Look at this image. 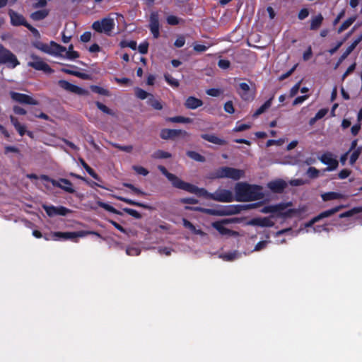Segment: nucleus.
<instances>
[{
	"mask_svg": "<svg viewBox=\"0 0 362 362\" xmlns=\"http://www.w3.org/2000/svg\"><path fill=\"white\" fill-rule=\"evenodd\" d=\"M235 200L237 202H250L263 197L262 187L257 185L246 182H238L235 185Z\"/></svg>",
	"mask_w": 362,
	"mask_h": 362,
	"instance_id": "f257e3e1",
	"label": "nucleus"
},
{
	"mask_svg": "<svg viewBox=\"0 0 362 362\" xmlns=\"http://www.w3.org/2000/svg\"><path fill=\"white\" fill-rule=\"evenodd\" d=\"M291 206H293L292 202H281L274 205H267L260 211L264 214H274V215H272L271 218L276 217L286 219L292 217L298 213L296 209H287L288 207Z\"/></svg>",
	"mask_w": 362,
	"mask_h": 362,
	"instance_id": "f03ea898",
	"label": "nucleus"
},
{
	"mask_svg": "<svg viewBox=\"0 0 362 362\" xmlns=\"http://www.w3.org/2000/svg\"><path fill=\"white\" fill-rule=\"evenodd\" d=\"M186 210L202 212L205 214L211 216H230L236 214L240 212V206L231 205V206H217L216 209H207L201 206H185Z\"/></svg>",
	"mask_w": 362,
	"mask_h": 362,
	"instance_id": "7ed1b4c3",
	"label": "nucleus"
},
{
	"mask_svg": "<svg viewBox=\"0 0 362 362\" xmlns=\"http://www.w3.org/2000/svg\"><path fill=\"white\" fill-rule=\"evenodd\" d=\"M244 175V171L231 167H221L212 173L210 175L211 179L231 178L238 180Z\"/></svg>",
	"mask_w": 362,
	"mask_h": 362,
	"instance_id": "20e7f679",
	"label": "nucleus"
},
{
	"mask_svg": "<svg viewBox=\"0 0 362 362\" xmlns=\"http://www.w3.org/2000/svg\"><path fill=\"white\" fill-rule=\"evenodd\" d=\"M115 25V23L113 18L105 17L100 21H94L91 28L98 33H105L107 36H110Z\"/></svg>",
	"mask_w": 362,
	"mask_h": 362,
	"instance_id": "39448f33",
	"label": "nucleus"
},
{
	"mask_svg": "<svg viewBox=\"0 0 362 362\" xmlns=\"http://www.w3.org/2000/svg\"><path fill=\"white\" fill-rule=\"evenodd\" d=\"M0 64H6L9 69H14L20 64L16 56L0 43Z\"/></svg>",
	"mask_w": 362,
	"mask_h": 362,
	"instance_id": "423d86ee",
	"label": "nucleus"
},
{
	"mask_svg": "<svg viewBox=\"0 0 362 362\" xmlns=\"http://www.w3.org/2000/svg\"><path fill=\"white\" fill-rule=\"evenodd\" d=\"M179 189H182L189 193L195 194L199 197H204L208 199H211L213 197V193L209 192L204 188H199L191 183L182 181Z\"/></svg>",
	"mask_w": 362,
	"mask_h": 362,
	"instance_id": "0eeeda50",
	"label": "nucleus"
},
{
	"mask_svg": "<svg viewBox=\"0 0 362 362\" xmlns=\"http://www.w3.org/2000/svg\"><path fill=\"white\" fill-rule=\"evenodd\" d=\"M85 234H94L98 236H100V235L95 231H78V232H54L51 234L53 240H59V239H64V240H69V239H74L78 237H83L85 235Z\"/></svg>",
	"mask_w": 362,
	"mask_h": 362,
	"instance_id": "6e6552de",
	"label": "nucleus"
},
{
	"mask_svg": "<svg viewBox=\"0 0 362 362\" xmlns=\"http://www.w3.org/2000/svg\"><path fill=\"white\" fill-rule=\"evenodd\" d=\"M30 58L33 61L29 62L28 65L37 71H42L46 74H52L54 70L45 62L40 57L35 54H31Z\"/></svg>",
	"mask_w": 362,
	"mask_h": 362,
	"instance_id": "1a4fd4ad",
	"label": "nucleus"
},
{
	"mask_svg": "<svg viewBox=\"0 0 362 362\" xmlns=\"http://www.w3.org/2000/svg\"><path fill=\"white\" fill-rule=\"evenodd\" d=\"M10 95L13 100H14L20 104H22V105H39L38 100L34 99L30 95H28L25 93L11 91Z\"/></svg>",
	"mask_w": 362,
	"mask_h": 362,
	"instance_id": "9d476101",
	"label": "nucleus"
},
{
	"mask_svg": "<svg viewBox=\"0 0 362 362\" xmlns=\"http://www.w3.org/2000/svg\"><path fill=\"white\" fill-rule=\"evenodd\" d=\"M42 209L45 211L46 214L49 217H53L55 216H64L71 213V210L63 206H55L53 205L43 204Z\"/></svg>",
	"mask_w": 362,
	"mask_h": 362,
	"instance_id": "9b49d317",
	"label": "nucleus"
},
{
	"mask_svg": "<svg viewBox=\"0 0 362 362\" xmlns=\"http://www.w3.org/2000/svg\"><path fill=\"white\" fill-rule=\"evenodd\" d=\"M232 223L230 219H223L221 221H218L213 222L211 226L217 230L218 233L222 235H228V236H236L238 235V233L236 231L232 230L226 228L223 225Z\"/></svg>",
	"mask_w": 362,
	"mask_h": 362,
	"instance_id": "f8f14e48",
	"label": "nucleus"
},
{
	"mask_svg": "<svg viewBox=\"0 0 362 362\" xmlns=\"http://www.w3.org/2000/svg\"><path fill=\"white\" fill-rule=\"evenodd\" d=\"M212 200L221 202H231L235 200V197L231 191L221 189L213 193Z\"/></svg>",
	"mask_w": 362,
	"mask_h": 362,
	"instance_id": "ddd939ff",
	"label": "nucleus"
},
{
	"mask_svg": "<svg viewBox=\"0 0 362 362\" xmlns=\"http://www.w3.org/2000/svg\"><path fill=\"white\" fill-rule=\"evenodd\" d=\"M237 92L245 101H250L255 98V93L247 83H240L237 88Z\"/></svg>",
	"mask_w": 362,
	"mask_h": 362,
	"instance_id": "4468645a",
	"label": "nucleus"
},
{
	"mask_svg": "<svg viewBox=\"0 0 362 362\" xmlns=\"http://www.w3.org/2000/svg\"><path fill=\"white\" fill-rule=\"evenodd\" d=\"M343 207H344V206L339 205V206H337L334 208H332L330 209L321 212L320 214H318L317 216L313 218L308 223H306L305 226L307 227H310L313 224H315L316 222L319 221L320 220L334 215L337 212L339 211Z\"/></svg>",
	"mask_w": 362,
	"mask_h": 362,
	"instance_id": "2eb2a0df",
	"label": "nucleus"
},
{
	"mask_svg": "<svg viewBox=\"0 0 362 362\" xmlns=\"http://www.w3.org/2000/svg\"><path fill=\"white\" fill-rule=\"evenodd\" d=\"M58 84L62 88L71 93H74L80 95H85L88 94V90L74 85L65 80H59L58 81Z\"/></svg>",
	"mask_w": 362,
	"mask_h": 362,
	"instance_id": "dca6fc26",
	"label": "nucleus"
},
{
	"mask_svg": "<svg viewBox=\"0 0 362 362\" xmlns=\"http://www.w3.org/2000/svg\"><path fill=\"white\" fill-rule=\"evenodd\" d=\"M188 133L182 129H163L160 131V136L164 140L175 139L176 137L186 136Z\"/></svg>",
	"mask_w": 362,
	"mask_h": 362,
	"instance_id": "f3484780",
	"label": "nucleus"
},
{
	"mask_svg": "<svg viewBox=\"0 0 362 362\" xmlns=\"http://www.w3.org/2000/svg\"><path fill=\"white\" fill-rule=\"evenodd\" d=\"M159 16L158 12H152L149 18V29L154 38H158L160 35Z\"/></svg>",
	"mask_w": 362,
	"mask_h": 362,
	"instance_id": "a211bd4d",
	"label": "nucleus"
},
{
	"mask_svg": "<svg viewBox=\"0 0 362 362\" xmlns=\"http://www.w3.org/2000/svg\"><path fill=\"white\" fill-rule=\"evenodd\" d=\"M320 161L327 165L326 170L332 171L337 168L339 162L337 159L334 158L331 153H325L320 158Z\"/></svg>",
	"mask_w": 362,
	"mask_h": 362,
	"instance_id": "6ab92c4d",
	"label": "nucleus"
},
{
	"mask_svg": "<svg viewBox=\"0 0 362 362\" xmlns=\"http://www.w3.org/2000/svg\"><path fill=\"white\" fill-rule=\"evenodd\" d=\"M158 169L171 182L173 187L179 189L182 182L183 181L182 180H181L177 175L168 172L166 168L163 165H158Z\"/></svg>",
	"mask_w": 362,
	"mask_h": 362,
	"instance_id": "aec40b11",
	"label": "nucleus"
},
{
	"mask_svg": "<svg viewBox=\"0 0 362 362\" xmlns=\"http://www.w3.org/2000/svg\"><path fill=\"white\" fill-rule=\"evenodd\" d=\"M53 186L59 187L64 192L70 194H73L76 192L72 182L66 178H59L58 180L54 181Z\"/></svg>",
	"mask_w": 362,
	"mask_h": 362,
	"instance_id": "412c9836",
	"label": "nucleus"
},
{
	"mask_svg": "<svg viewBox=\"0 0 362 362\" xmlns=\"http://www.w3.org/2000/svg\"><path fill=\"white\" fill-rule=\"evenodd\" d=\"M8 13L11 18V24L12 25H23L25 27V25L28 24V23L22 14H20L12 9H9Z\"/></svg>",
	"mask_w": 362,
	"mask_h": 362,
	"instance_id": "4be33fe9",
	"label": "nucleus"
},
{
	"mask_svg": "<svg viewBox=\"0 0 362 362\" xmlns=\"http://www.w3.org/2000/svg\"><path fill=\"white\" fill-rule=\"evenodd\" d=\"M248 224L260 227H272L274 226L271 217L254 218L249 221Z\"/></svg>",
	"mask_w": 362,
	"mask_h": 362,
	"instance_id": "5701e85b",
	"label": "nucleus"
},
{
	"mask_svg": "<svg viewBox=\"0 0 362 362\" xmlns=\"http://www.w3.org/2000/svg\"><path fill=\"white\" fill-rule=\"evenodd\" d=\"M200 136L202 139L216 145L224 146L227 144V141L218 137L214 134H202Z\"/></svg>",
	"mask_w": 362,
	"mask_h": 362,
	"instance_id": "b1692460",
	"label": "nucleus"
},
{
	"mask_svg": "<svg viewBox=\"0 0 362 362\" xmlns=\"http://www.w3.org/2000/svg\"><path fill=\"white\" fill-rule=\"evenodd\" d=\"M185 107L189 110H195L203 105V101L194 96L188 97L184 103Z\"/></svg>",
	"mask_w": 362,
	"mask_h": 362,
	"instance_id": "393cba45",
	"label": "nucleus"
},
{
	"mask_svg": "<svg viewBox=\"0 0 362 362\" xmlns=\"http://www.w3.org/2000/svg\"><path fill=\"white\" fill-rule=\"evenodd\" d=\"M269 189L275 193H282L286 187L287 184L283 180H277L269 183Z\"/></svg>",
	"mask_w": 362,
	"mask_h": 362,
	"instance_id": "a878e982",
	"label": "nucleus"
},
{
	"mask_svg": "<svg viewBox=\"0 0 362 362\" xmlns=\"http://www.w3.org/2000/svg\"><path fill=\"white\" fill-rule=\"evenodd\" d=\"M49 50L50 55L62 57L63 55L62 54V53L66 52V48L55 42L54 41H51Z\"/></svg>",
	"mask_w": 362,
	"mask_h": 362,
	"instance_id": "bb28decb",
	"label": "nucleus"
},
{
	"mask_svg": "<svg viewBox=\"0 0 362 362\" xmlns=\"http://www.w3.org/2000/svg\"><path fill=\"white\" fill-rule=\"evenodd\" d=\"M115 197L117 199H118L119 201H122V202H124L126 204H128L129 205L139 206V207H141V208L146 209H151V207L148 204H146L141 203V202H139L132 200V199H129V198L123 197H121V196H115Z\"/></svg>",
	"mask_w": 362,
	"mask_h": 362,
	"instance_id": "cd10ccee",
	"label": "nucleus"
},
{
	"mask_svg": "<svg viewBox=\"0 0 362 362\" xmlns=\"http://www.w3.org/2000/svg\"><path fill=\"white\" fill-rule=\"evenodd\" d=\"M182 224L185 228L191 230L194 234L199 235L200 236H205L206 233L201 229H197L195 226L187 219L182 218Z\"/></svg>",
	"mask_w": 362,
	"mask_h": 362,
	"instance_id": "c85d7f7f",
	"label": "nucleus"
},
{
	"mask_svg": "<svg viewBox=\"0 0 362 362\" xmlns=\"http://www.w3.org/2000/svg\"><path fill=\"white\" fill-rule=\"evenodd\" d=\"M10 120H11V124L13 125V127H15L16 130L18 132V133L21 136H23L25 132H26V128H25V125H23L21 124L18 118H16V117L13 116V115H11L10 116Z\"/></svg>",
	"mask_w": 362,
	"mask_h": 362,
	"instance_id": "c756f323",
	"label": "nucleus"
},
{
	"mask_svg": "<svg viewBox=\"0 0 362 362\" xmlns=\"http://www.w3.org/2000/svg\"><path fill=\"white\" fill-rule=\"evenodd\" d=\"M274 95H272L270 98H269L267 101L264 102L263 105H262L253 114V117H257L262 113H264L267 110H268L272 103V100L274 99Z\"/></svg>",
	"mask_w": 362,
	"mask_h": 362,
	"instance_id": "7c9ffc66",
	"label": "nucleus"
},
{
	"mask_svg": "<svg viewBox=\"0 0 362 362\" xmlns=\"http://www.w3.org/2000/svg\"><path fill=\"white\" fill-rule=\"evenodd\" d=\"M323 20L324 18L321 13H319L317 16H313L310 21V29L311 30H317L322 25Z\"/></svg>",
	"mask_w": 362,
	"mask_h": 362,
	"instance_id": "2f4dec72",
	"label": "nucleus"
},
{
	"mask_svg": "<svg viewBox=\"0 0 362 362\" xmlns=\"http://www.w3.org/2000/svg\"><path fill=\"white\" fill-rule=\"evenodd\" d=\"M49 14V11L47 9L39 10L31 13L30 18L33 21H41L45 18Z\"/></svg>",
	"mask_w": 362,
	"mask_h": 362,
	"instance_id": "473e14b6",
	"label": "nucleus"
},
{
	"mask_svg": "<svg viewBox=\"0 0 362 362\" xmlns=\"http://www.w3.org/2000/svg\"><path fill=\"white\" fill-rule=\"evenodd\" d=\"M322 199L324 202L342 198V194L335 192H325L322 194Z\"/></svg>",
	"mask_w": 362,
	"mask_h": 362,
	"instance_id": "72a5a7b5",
	"label": "nucleus"
},
{
	"mask_svg": "<svg viewBox=\"0 0 362 362\" xmlns=\"http://www.w3.org/2000/svg\"><path fill=\"white\" fill-rule=\"evenodd\" d=\"M147 103L155 110H160L163 109V105L161 102L159 100L156 99L153 95H150V97L147 100Z\"/></svg>",
	"mask_w": 362,
	"mask_h": 362,
	"instance_id": "f704fd0d",
	"label": "nucleus"
},
{
	"mask_svg": "<svg viewBox=\"0 0 362 362\" xmlns=\"http://www.w3.org/2000/svg\"><path fill=\"white\" fill-rule=\"evenodd\" d=\"M186 155L191 159L197 162L204 163L206 161V158L204 156L194 151H187Z\"/></svg>",
	"mask_w": 362,
	"mask_h": 362,
	"instance_id": "c9c22d12",
	"label": "nucleus"
},
{
	"mask_svg": "<svg viewBox=\"0 0 362 362\" xmlns=\"http://www.w3.org/2000/svg\"><path fill=\"white\" fill-rule=\"evenodd\" d=\"M98 205L104 209L105 210L110 212V213H112V214H117V215H122V212L117 210L115 208H114L112 206L105 203V202H101V201H98L97 202Z\"/></svg>",
	"mask_w": 362,
	"mask_h": 362,
	"instance_id": "e433bc0d",
	"label": "nucleus"
},
{
	"mask_svg": "<svg viewBox=\"0 0 362 362\" xmlns=\"http://www.w3.org/2000/svg\"><path fill=\"white\" fill-rule=\"evenodd\" d=\"M151 157L154 159H166L172 157L170 153L163 151L157 150L152 155Z\"/></svg>",
	"mask_w": 362,
	"mask_h": 362,
	"instance_id": "4c0bfd02",
	"label": "nucleus"
},
{
	"mask_svg": "<svg viewBox=\"0 0 362 362\" xmlns=\"http://www.w3.org/2000/svg\"><path fill=\"white\" fill-rule=\"evenodd\" d=\"M166 121L175 123H191L192 119L189 117H185L183 116H175L173 117H168Z\"/></svg>",
	"mask_w": 362,
	"mask_h": 362,
	"instance_id": "58836bf2",
	"label": "nucleus"
},
{
	"mask_svg": "<svg viewBox=\"0 0 362 362\" xmlns=\"http://www.w3.org/2000/svg\"><path fill=\"white\" fill-rule=\"evenodd\" d=\"M70 176H71L73 177H75L76 179H78V180H81L86 182V183H88L92 187H93L94 186H97V187H100L102 189H106L102 185L98 184V183L95 182H90L86 177H82V176H81V175H79L78 174H76V173H70Z\"/></svg>",
	"mask_w": 362,
	"mask_h": 362,
	"instance_id": "ea45409f",
	"label": "nucleus"
},
{
	"mask_svg": "<svg viewBox=\"0 0 362 362\" xmlns=\"http://www.w3.org/2000/svg\"><path fill=\"white\" fill-rule=\"evenodd\" d=\"M33 47L41 50L42 52L49 54L50 45H47L46 43H43L40 41H36L33 43Z\"/></svg>",
	"mask_w": 362,
	"mask_h": 362,
	"instance_id": "a19ab883",
	"label": "nucleus"
},
{
	"mask_svg": "<svg viewBox=\"0 0 362 362\" xmlns=\"http://www.w3.org/2000/svg\"><path fill=\"white\" fill-rule=\"evenodd\" d=\"M356 16H352L346 20L338 28V33H341V32L346 30L349 27L351 26V25H352V23L356 21Z\"/></svg>",
	"mask_w": 362,
	"mask_h": 362,
	"instance_id": "79ce46f5",
	"label": "nucleus"
},
{
	"mask_svg": "<svg viewBox=\"0 0 362 362\" xmlns=\"http://www.w3.org/2000/svg\"><path fill=\"white\" fill-rule=\"evenodd\" d=\"M362 212V207H354L347 211H345L339 215V218H347L352 216L354 214Z\"/></svg>",
	"mask_w": 362,
	"mask_h": 362,
	"instance_id": "37998d69",
	"label": "nucleus"
},
{
	"mask_svg": "<svg viewBox=\"0 0 362 362\" xmlns=\"http://www.w3.org/2000/svg\"><path fill=\"white\" fill-rule=\"evenodd\" d=\"M354 49L349 45L346 48V51L339 58L334 68L337 69L342 63V62L353 52Z\"/></svg>",
	"mask_w": 362,
	"mask_h": 362,
	"instance_id": "c03bdc74",
	"label": "nucleus"
},
{
	"mask_svg": "<svg viewBox=\"0 0 362 362\" xmlns=\"http://www.w3.org/2000/svg\"><path fill=\"white\" fill-rule=\"evenodd\" d=\"M90 89L93 92L100 94V95H102L107 96V95H109V93H110L108 90L103 88L100 86H95V85L91 86Z\"/></svg>",
	"mask_w": 362,
	"mask_h": 362,
	"instance_id": "a18cd8bd",
	"label": "nucleus"
},
{
	"mask_svg": "<svg viewBox=\"0 0 362 362\" xmlns=\"http://www.w3.org/2000/svg\"><path fill=\"white\" fill-rule=\"evenodd\" d=\"M135 95L138 98H139L141 100H144L146 98L148 99V98L150 97V95H152V94L148 93V92L143 90L142 88H136L135 89Z\"/></svg>",
	"mask_w": 362,
	"mask_h": 362,
	"instance_id": "49530a36",
	"label": "nucleus"
},
{
	"mask_svg": "<svg viewBox=\"0 0 362 362\" xmlns=\"http://www.w3.org/2000/svg\"><path fill=\"white\" fill-rule=\"evenodd\" d=\"M221 257L225 261H233L238 257V253L236 251L225 253L221 255Z\"/></svg>",
	"mask_w": 362,
	"mask_h": 362,
	"instance_id": "de8ad7c7",
	"label": "nucleus"
},
{
	"mask_svg": "<svg viewBox=\"0 0 362 362\" xmlns=\"http://www.w3.org/2000/svg\"><path fill=\"white\" fill-rule=\"evenodd\" d=\"M361 153V147H358L356 149H355L353 153H351L349 159V163L351 165H353L357 159L358 158L360 154Z\"/></svg>",
	"mask_w": 362,
	"mask_h": 362,
	"instance_id": "09e8293b",
	"label": "nucleus"
},
{
	"mask_svg": "<svg viewBox=\"0 0 362 362\" xmlns=\"http://www.w3.org/2000/svg\"><path fill=\"white\" fill-rule=\"evenodd\" d=\"M119 46L122 48L129 47L132 49L135 50L136 49L137 44H136V42L134 41V40H131L129 42H128L127 40H122L119 42Z\"/></svg>",
	"mask_w": 362,
	"mask_h": 362,
	"instance_id": "8fccbe9b",
	"label": "nucleus"
},
{
	"mask_svg": "<svg viewBox=\"0 0 362 362\" xmlns=\"http://www.w3.org/2000/svg\"><path fill=\"white\" fill-rule=\"evenodd\" d=\"M164 78H165V81L171 86H173V87H178L179 86V85H180L179 81L177 79L174 78L169 74H165L164 75Z\"/></svg>",
	"mask_w": 362,
	"mask_h": 362,
	"instance_id": "3c124183",
	"label": "nucleus"
},
{
	"mask_svg": "<svg viewBox=\"0 0 362 362\" xmlns=\"http://www.w3.org/2000/svg\"><path fill=\"white\" fill-rule=\"evenodd\" d=\"M95 105H96L97 107L100 110L103 112L104 113H105L107 115H112V116L115 115V113L113 112V111L111 109H110L108 107H107L105 105L103 104L102 103L96 102Z\"/></svg>",
	"mask_w": 362,
	"mask_h": 362,
	"instance_id": "603ef678",
	"label": "nucleus"
},
{
	"mask_svg": "<svg viewBox=\"0 0 362 362\" xmlns=\"http://www.w3.org/2000/svg\"><path fill=\"white\" fill-rule=\"evenodd\" d=\"M123 211L127 214L132 216V217L136 219H140L142 217L141 214L135 209L130 208H124Z\"/></svg>",
	"mask_w": 362,
	"mask_h": 362,
	"instance_id": "864d4df0",
	"label": "nucleus"
},
{
	"mask_svg": "<svg viewBox=\"0 0 362 362\" xmlns=\"http://www.w3.org/2000/svg\"><path fill=\"white\" fill-rule=\"evenodd\" d=\"M308 176L311 179L317 178L320 175V171L315 167H310L307 170Z\"/></svg>",
	"mask_w": 362,
	"mask_h": 362,
	"instance_id": "5fc2aeb1",
	"label": "nucleus"
},
{
	"mask_svg": "<svg viewBox=\"0 0 362 362\" xmlns=\"http://www.w3.org/2000/svg\"><path fill=\"white\" fill-rule=\"evenodd\" d=\"M180 21L182 20L173 15L168 16L166 18L168 24L170 25H177L180 23Z\"/></svg>",
	"mask_w": 362,
	"mask_h": 362,
	"instance_id": "6e6d98bb",
	"label": "nucleus"
},
{
	"mask_svg": "<svg viewBox=\"0 0 362 362\" xmlns=\"http://www.w3.org/2000/svg\"><path fill=\"white\" fill-rule=\"evenodd\" d=\"M308 182H309L308 180H303L301 178L293 179V180H290V182H289V183L291 186H295V187L304 185L305 184H308Z\"/></svg>",
	"mask_w": 362,
	"mask_h": 362,
	"instance_id": "4d7b16f0",
	"label": "nucleus"
},
{
	"mask_svg": "<svg viewBox=\"0 0 362 362\" xmlns=\"http://www.w3.org/2000/svg\"><path fill=\"white\" fill-rule=\"evenodd\" d=\"M133 169L139 175H144V176H146L148 175L149 172L148 170L142 167V166H139V165H134L133 166Z\"/></svg>",
	"mask_w": 362,
	"mask_h": 362,
	"instance_id": "13d9d810",
	"label": "nucleus"
},
{
	"mask_svg": "<svg viewBox=\"0 0 362 362\" xmlns=\"http://www.w3.org/2000/svg\"><path fill=\"white\" fill-rule=\"evenodd\" d=\"M250 127L251 126L250 124H237L236 126L233 129V131L235 132H243V131L249 129L250 128Z\"/></svg>",
	"mask_w": 362,
	"mask_h": 362,
	"instance_id": "bf43d9fd",
	"label": "nucleus"
},
{
	"mask_svg": "<svg viewBox=\"0 0 362 362\" xmlns=\"http://www.w3.org/2000/svg\"><path fill=\"white\" fill-rule=\"evenodd\" d=\"M148 42L146 41L141 42L138 47L139 52L142 54H146L148 52Z\"/></svg>",
	"mask_w": 362,
	"mask_h": 362,
	"instance_id": "052dcab7",
	"label": "nucleus"
},
{
	"mask_svg": "<svg viewBox=\"0 0 362 362\" xmlns=\"http://www.w3.org/2000/svg\"><path fill=\"white\" fill-rule=\"evenodd\" d=\"M230 62L228 59H219L218 62V66L222 69H227L230 67Z\"/></svg>",
	"mask_w": 362,
	"mask_h": 362,
	"instance_id": "680f3d73",
	"label": "nucleus"
},
{
	"mask_svg": "<svg viewBox=\"0 0 362 362\" xmlns=\"http://www.w3.org/2000/svg\"><path fill=\"white\" fill-rule=\"evenodd\" d=\"M66 53V57L69 59L73 60L77 59L80 57L79 53L77 51H66L64 52Z\"/></svg>",
	"mask_w": 362,
	"mask_h": 362,
	"instance_id": "e2e57ef3",
	"label": "nucleus"
},
{
	"mask_svg": "<svg viewBox=\"0 0 362 362\" xmlns=\"http://www.w3.org/2000/svg\"><path fill=\"white\" fill-rule=\"evenodd\" d=\"M185 44V38L183 35H179L174 42V45L176 47H182Z\"/></svg>",
	"mask_w": 362,
	"mask_h": 362,
	"instance_id": "0e129e2a",
	"label": "nucleus"
},
{
	"mask_svg": "<svg viewBox=\"0 0 362 362\" xmlns=\"http://www.w3.org/2000/svg\"><path fill=\"white\" fill-rule=\"evenodd\" d=\"M309 16V11L306 8L300 9L298 13V18L300 21L305 19Z\"/></svg>",
	"mask_w": 362,
	"mask_h": 362,
	"instance_id": "69168bd1",
	"label": "nucleus"
},
{
	"mask_svg": "<svg viewBox=\"0 0 362 362\" xmlns=\"http://www.w3.org/2000/svg\"><path fill=\"white\" fill-rule=\"evenodd\" d=\"M206 93L208 95L212 97H218V95H220L221 91L218 88H212L206 90Z\"/></svg>",
	"mask_w": 362,
	"mask_h": 362,
	"instance_id": "338daca9",
	"label": "nucleus"
},
{
	"mask_svg": "<svg viewBox=\"0 0 362 362\" xmlns=\"http://www.w3.org/2000/svg\"><path fill=\"white\" fill-rule=\"evenodd\" d=\"M224 110L229 114L234 113L235 109H234L233 104L232 101H228L225 103Z\"/></svg>",
	"mask_w": 362,
	"mask_h": 362,
	"instance_id": "774afa93",
	"label": "nucleus"
}]
</instances>
